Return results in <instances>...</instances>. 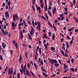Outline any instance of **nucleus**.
<instances>
[{"mask_svg": "<svg viewBox=\"0 0 78 78\" xmlns=\"http://www.w3.org/2000/svg\"><path fill=\"white\" fill-rule=\"evenodd\" d=\"M36 30H39V31L40 32L41 31V27H38L37 26V27Z\"/></svg>", "mask_w": 78, "mask_h": 78, "instance_id": "nucleus-16", "label": "nucleus"}, {"mask_svg": "<svg viewBox=\"0 0 78 78\" xmlns=\"http://www.w3.org/2000/svg\"><path fill=\"white\" fill-rule=\"evenodd\" d=\"M2 54L3 55H6V54L5 53V50H4L3 49H2Z\"/></svg>", "mask_w": 78, "mask_h": 78, "instance_id": "nucleus-37", "label": "nucleus"}, {"mask_svg": "<svg viewBox=\"0 0 78 78\" xmlns=\"http://www.w3.org/2000/svg\"><path fill=\"white\" fill-rule=\"evenodd\" d=\"M58 62L61 66V65H62V62H61V61L59 59L58 60Z\"/></svg>", "mask_w": 78, "mask_h": 78, "instance_id": "nucleus-58", "label": "nucleus"}, {"mask_svg": "<svg viewBox=\"0 0 78 78\" xmlns=\"http://www.w3.org/2000/svg\"><path fill=\"white\" fill-rule=\"evenodd\" d=\"M43 75L44 76H48V75L46 74H45V73H43Z\"/></svg>", "mask_w": 78, "mask_h": 78, "instance_id": "nucleus-48", "label": "nucleus"}, {"mask_svg": "<svg viewBox=\"0 0 78 78\" xmlns=\"http://www.w3.org/2000/svg\"><path fill=\"white\" fill-rule=\"evenodd\" d=\"M55 35L54 34H53L52 37V39L53 41L55 40Z\"/></svg>", "mask_w": 78, "mask_h": 78, "instance_id": "nucleus-20", "label": "nucleus"}, {"mask_svg": "<svg viewBox=\"0 0 78 78\" xmlns=\"http://www.w3.org/2000/svg\"><path fill=\"white\" fill-rule=\"evenodd\" d=\"M68 30L69 31H72V28H69V29H68Z\"/></svg>", "mask_w": 78, "mask_h": 78, "instance_id": "nucleus-54", "label": "nucleus"}, {"mask_svg": "<svg viewBox=\"0 0 78 78\" xmlns=\"http://www.w3.org/2000/svg\"><path fill=\"white\" fill-rule=\"evenodd\" d=\"M37 11L38 10L39 13L40 14L41 12V8L39 6H37Z\"/></svg>", "mask_w": 78, "mask_h": 78, "instance_id": "nucleus-10", "label": "nucleus"}, {"mask_svg": "<svg viewBox=\"0 0 78 78\" xmlns=\"http://www.w3.org/2000/svg\"><path fill=\"white\" fill-rule=\"evenodd\" d=\"M64 17H61V20H64Z\"/></svg>", "mask_w": 78, "mask_h": 78, "instance_id": "nucleus-60", "label": "nucleus"}, {"mask_svg": "<svg viewBox=\"0 0 78 78\" xmlns=\"http://www.w3.org/2000/svg\"><path fill=\"white\" fill-rule=\"evenodd\" d=\"M54 23H55V24L56 25L57 24V23L58 22V21L57 19H55V20Z\"/></svg>", "mask_w": 78, "mask_h": 78, "instance_id": "nucleus-26", "label": "nucleus"}, {"mask_svg": "<svg viewBox=\"0 0 78 78\" xmlns=\"http://www.w3.org/2000/svg\"><path fill=\"white\" fill-rule=\"evenodd\" d=\"M34 66L35 68V69H37V65H36V63H35V62H34Z\"/></svg>", "mask_w": 78, "mask_h": 78, "instance_id": "nucleus-29", "label": "nucleus"}, {"mask_svg": "<svg viewBox=\"0 0 78 78\" xmlns=\"http://www.w3.org/2000/svg\"><path fill=\"white\" fill-rule=\"evenodd\" d=\"M40 63L41 65H43V64H44V63L41 60V61Z\"/></svg>", "mask_w": 78, "mask_h": 78, "instance_id": "nucleus-62", "label": "nucleus"}, {"mask_svg": "<svg viewBox=\"0 0 78 78\" xmlns=\"http://www.w3.org/2000/svg\"><path fill=\"white\" fill-rule=\"evenodd\" d=\"M51 50H52V51H53V50H55V48H53V47H51Z\"/></svg>", "mask_w": 78, "mask_h": 78, "instance_id": "nucleus-36", "label": "nucleus"}, {"mask_svg": "<svg viewBox=\"0 0 78 78\" xmlns=\"http://www.w3.org/2000/svg\"><path fill=\"white\" fill-rule=\"evenodd\" d=\"M5 16H7L8 17H9V13L8 12H5Z\"/></svg>", "mask_w": 78, "mask_h": 78, "instance_id": "nucleus-19", "label": "nucleus"}, {"mask_svg": "<svg viewBox=\"0 0 78 78\" xmlns=\"http://www.w3.org/2000/svg\"><path fill=\"white\" fill-rule=\"evenodd\" d=\"M62 5H66V2H63L62 3Z\"/></svg>", "mask_w": 78, "mask_h": 78, "instance_id": "nucleus-63", "label": "nucleus"}, {"mask_svg": "<svg viewBox=\"0 0 78 78\" xmlns=\"http://www.w3.org/2000/svg\"><path fill=\"white\" fill-rule=\"evenodd\" d=\"M44 47H45V49L47 50V47H48V46L49 45V44H48V43H47V44H44Z\"/></svg>", "mask_w": 78, "mask_h": 78, "instance_id": "nucleus-8", "label": "nucleus"}, {"mask_svg": "<svg viewBox=\"0 0 78 78\" xmlns=\"http://www.w3.org/2000/svg\"><path fill=\"white\" fill-rule=\"evenodd\" d=\"M48 23L49 26H50V27H51L52 28H53V26H52V24H51V23H50V21H48Z\"/></svg>", "mask_w": 78, "mask_h": 78, "instance_id": "nucleus-17", "label": "nucleus"}, {"mask_svg": "<svg viewBox=\"0 0 78 78\" xmlns=\"http://www.w3.org/2000/svg\"><path fill=\"white\" fill-rule=\"evenodd\" d=\"M48 14L51 17L52 16V15H51V12H50V11L49 10L48 11Z\"/></svg>", "mask_w": 78, "mask_h": 78, "instance_id": "nucleus-27", "label": "nucleus"}, {"mask_svg": "<svg viewBox=\"0 0 78 78\" xmlns=\"http://www.w3.org/2000/svg\"><path fill=\"white\" fill-rule=\"evenodd\" d=\"M39 53L40 55H41L42 52H41V48H40L39 49Z\"/></svg>", "mask_w": 78, "mask_h": 78, "instance_id": "nucleus-34", "label": "nucleus"}, {"mask_svg": "<svg viewBox=\"0 0 78 78\" xmlns=\"http://www.w3.org/2000/svg\"><path fill=\"white\" fill-rule=\"evenodd\" d=\"M44 3H42L41 5V6L42 9H43V8H44Z\"/></svg>", "mask_w": 78, "mask_h": 78, "instance_id": "nucleus-39", "label": "nucleus"}, {"mask_svg": "<svg viewBox=\"0 0 78 78\" xmlns=\"http://www.w3.org/2000/svg\"><path fill=\"white\" fill-rule=\"evenodd\" d=\"M32 2L33 5H35L36 4L35 0H32Z\"/></svg>", "mask_w": 78, "mask_h": 78, "instance_id": "nucleus-30", "label": "nucleus"}, {"mask_svg": "<svg viewBox=\"0 0 78 78\" xmlns=\"http://www.w3.org/2000/svg\"><path fill=\"white\" fill-rule=\"evenodd\" d=\"M15 74H16V69L14 72L13 76H15Z\"/></svg>", "mask_w": 78, "mask_h": 78, "instance_id": "nucleus-53", "label": "nucleus"}, {"mask_svg": "<svg viewBox=\"0 0 78 78\" xmlns=\"http://www.w3.org/2000/svg\"><path fill=\"white\" fill-rule=\"evenodd\" d=\"M34 24H35V26H36V25H37L38 24V22H35Z\"/></svg>", "mask_w": 78, "mask_h": 78, "instance_id": "nucleus-59", "label": "nucleus"}, {"mask_svg": "<svg viewBox=\"0 0 78 78\" xmlns=\"http://www.w3.org/2000/svg\"><path fill=\"white\" fill-rule=\"evenodd\" d=\"M64 11H66V12H67V10L68 9V8L66 7L65 8H64Z\"/></svg>", "mask_w": 78, "mask_h": 78, "instance_id": "nucleus-38", "label": "nucleus"}, {"mask_svg": "<svg viewBox=\"0 0 78 78\" xmlns=\"http://www.w3.org/2000/svg\"><path fill=\"white\" fill-rule=\"evenodd\" d=\"M2 46L3 48L5 49V48H6V44H5V43L3 42L2 43Z\"/></svg>", "mask_w": 78, "mask_h": 78, "instance_id": "nucleus-12", "label": "nucleus"}, {"mask_svg": "<svg viewBox=\"0 0 78 78\" xmlns=\"http://www.w3.org/2000/svg\"><path fill=\"white\" fill-rule=\"evenodd\" d=\"M8 70V75H11L12 74H13V73L14 71H13V68L12 67L10 69V68H9Z\"/></svg>", "mask_w": 78, "mask_h": 78, "instance_id": "nucleus-3", "label": "nucleus"}, {"mask_svg": "<svg viewBox=\"0 0 78 78\" xmlns=\"http://www.w3.org/2000/svg\"><path fill=\"white\" fill-rule=\"evenodd\" d=\"M70 45H72V43H73V40H71L69 42Z\"/></svg>", "mask_w": 78, "mask_h": 78, "instance_id": "nucleus-47", "label": "nucleus"}, {"mask_svg": "<svg viewBox=\"0 0 78 78\" xmlns=\"http://www.w3.org/2000/svg\"><path fill=\"white\" fill-rule=\"evenodd\" d=\"M22 31L23 33H26V30L25 29H23Z\"/></svg>", "mask_w": 78, "mask_h": 78, "instance_id": "nucleus-57", "label": "nucleus"}, {"mask_svg": "<svg viewBox=\"0 0 78 78\" xmlns=\"http://www.w3.org/2000/svg\"><path fill=\"white\" fill-rule=\"evenodd\" d=\"M17 78H20V73H18V75H17Z\"/></svg>", "mask_w": 78, "mask_h": 78, "instance_id": "nucleus-56", "label": "nucleus"}, {"mask_svg": "<svg viewBox=\"0 0 78 78\" xmlns=\"http://www.w3.org/2000/svg\"><path fill=\"white\" fill-rule=\"evenodd\" d=\"M28 35L29 40H32V37L31 36V35L29 33L28 34Z\"/></svg>", "mask_w": 78, "mask_h": 78, "instance_id": "nucleus-15", "label": "nucleus"}, {"mask_svg": "<svg viewBox=\"0 0 78 78\" xmlns=\"http://www.w3.org/2000/svg\"><path fill=\"white\" fill-rule=\"evenodd\" d=\"M70 70L71 71H73V72H75V69H73V68H70Z\"/></svg>", "mask_w": 78, "mask_h": 78, "instance_id": "nucleus-42", "label": "nucleus"}, {"mask_svg": "<svg viewBox=\"0 0 78 78\" xmlns=\"http://www.w3.org/2000/svg\"><path fill=\"white\" fill-rule=\"evenodd\" d=\"M60 51H61V53L62 55H63V56H64V51L62 50H60Z\"/></svg>", "mask_w": 78, "mask_h": 78, "instance_id": "nucleus-31", "label": "nucleus"}, {"mask_svg": "<svg viewBox=\"0 0 78 78\" xmlns=\"http://www.w3.org/2000/svg\"><path fill=\"white\" fill-rule=\"evenodd\" d=\"M20 36H21V39H22L23 37V32H22V31H21L20 32Z\"/></svg>", "mask_w": 78, "mask_h": 78, "instance_id": "nucleus-11", "label": "nucleus"}, {"mask_svg": "<svg viewBox=\"0 0 78 78\" xmlns=\"http://www.w3.org/2000/svg\"><path fill=\"white\" fill-rule=\"evenodd\" d=\"M66 37L68 40H70V37L69 36H67V35H66Z\"/></svg>", "mask_w": 78, "mask_h": 78, "instance_id": "nucleus-40", "label": "nucleus"}, {"mask_svg": "<svg viewBox=\"0 0 78 78\" xmlns=\"http://www.w3.org/2000/svg\"><path fill=\"white\" fill-rule=\"evenodd\" d=\"M64 16V14H61V15H60V16L61 17H64L63 16Z\"/></svg>", "mask_w": 78, "mask_h": 78, "instance_id": "nucleus-61", "label": "nucleus"}, {"mask_svg": "<svg viewBox=\"0 0 78 78\" xmlns=\"http://www.w3.org/2000/svg\"><path fill=\"white\" fill-rule=\"evenodd\" d=\"M11 27H13V29H14L15 27H17V23L15 24L14 22H12L11 24Z\"/></svg>", "mask_w": 78, "mask_h": 78, "instance_id": "nucleus-6", "label": "nucleus"}, {"mask_svg": "<svg viewBox=\"0 0 78 78\" xmlns=\"http://www.w3.org/2000/svg\"><path fill=\"white\" fill-rule=\"evenodd\" d=\"M48 34L49 37H50V36H51V32H49L48 33Z\"/></svg>", "mask_w": 78, "mask_h": 78, "instance_id": "nucleus-41", "label": "nucleus"}, {"mask_svg": "<svg viewBox=\"0 0 78 78\" xmlns=\"http://www.w3.org/2000/svg\"><path fill=\"white\" fill-rule=\"evenodd\" d=\"M45 4V6L44 7V11H47V3Z\"/></svg>", "mask_w": 78, "mask_h": 78, "instance_id": "nucleus-13", "label": "nucleus"}, {"mask_svg": "<svg viewBox=\"0 0 78 78\" xmlns=\"http://www.w3.org/2000/svg\"><path fill=\"white\" fill-rule=\"evenodd\" d=\"M53 62L54 64H56L57 63H58V61L57 60H54L53 59Z\"/></svg>", "mask_w": 78, "mask_h": 78, "instance_id": "nucleus-22", "label": "nucleus"}, {"mask_svg": "<svg viewBox=\"0 0 78 78\" xmlns=\"http://www.w3.org/2000/svg\"><path fill=\"white\" fill-rule=\"evenodd\" d=\"M12 43H13V45H15L16 49H17L18 48L17 43L16 42V41L14 40L12 41Z\"/></svg>", "mask_w": 78, "mask_h": 78, "instance_id": "nucleus-5", "label": "nucleus"}, {"mask_svg": "<svg viewBox=\"0 0 78 78\" xmlns=\"http://www.w3.org/2000/svg\"><path fill=\"white\" fill-rule=\"evenodd\" d=\"M27 67L28 68V69H30V63H27Z\"/></svg>", "mask_w": 78, "mask_h": 78, "instance_id": "nucleus-23", "label": "nucleus"}, {"mask_svg": "<svg viewBox=\"0 0 78 78\" xmlns=\"http://www.w3.org/2000/svg\"><path fill=\"white\" fill-rule=\"evenodd\" d=\"M32 9H33V11H34V12H35L36 9H35V8L34 7L33 5H32Z\"/></svg>", "mask_w": 78, "mask_h": 78, "instance_id": "nucleus-35", "label": "nucleus"}, {"mask_svg": "<svg viewBox=\"0 0 78 78\" xmlns=\"http://www.w3.org/2000/svg\"><path fill=\"white\" fill-rule=\"evenodd\" d=\"M43 34L44 37L45 39H47V36H46V35H45V34Z\"/></svg>", "mask_w": 78, "mask_h": 78, "instance_id": "nucleus-43", "label": "nucleus"}, {"mask_svg": "<svg viewBox=\"0 0 78 78\" xmlns=\"http://www.w3.org/2000/svg\"><path fill=\"white\" fill-rule=\"evenodd\" d=\"M27 23L29 24V25H31V23L30 22L29 20H27Z\"/></svg>", "mask_w": 78, "mask_h": 78, "instance_id": "nucleus-49", "label": "nucleus"}, {"mask_svg": "<svg viewBox=\"0 0 78 78\" xmlns=\"http://www.w3.org/2000/svg\"><path fill=\"white\" fill-rule=\"evenodd\" d=\"M54 65L55 66V67H58L59 66V64L57 63L56 64H54Z\"/></svg>", "mask_w": 78, "mask_h": 78, "instance_id": "nucleus-18", "label": "nucleus"}, {"mask_svg": "<svg viewBox=\"0 0 78 78\" xmlns=\"http://www.w3.org/2000/svg\"><path fill=\"white\" fill-rule=\"evenodd\" d=\"M41 18H42V19L44 20H47V19H46V18H45V17L43 16H41Z\"/></svg>", "mask_w": 78, "mask_h": 78, "instance_id": "nucleus-33", "label": "nucleus"}, {"mask_svg": "<svg viewBox=\"0 0 78 78\" xmlns=\"http://www.w3.org/2000/svg\"><path fill=\"white\" fill-rule=\"evenodd\" d=\"M55 13H56V8L55 7L54 9L53 10V14H55Z\"/></svg>", "mask_w": 78, "mask_h": 78, "instance_id": "nucleus-9", "label": "nucleus"}, {"mask_svg": "<svg viewBox=\"0 0 78 78\" xmlns=\"http://www.w3.org/2000/svg\"><path fill=\"white\" fill-rule=\"evenodd\" d=\"M21 69L23 70V73L24 75H27V76H31V74H30V73L27 69H26L27 65L26 64H25L24 66V68L23 65L22 64H21Z\"/></svg>", "mask_w": 78, "mask_h": 78, "instance_id": "nucleus-1", "label": "nucleus"}, {"mask_svg": "<svg viewBox=\"0 0 78 78\" xmlns=\"http://www.w3.org/2000/svg\"><path fill=\"white\" fill-rule=\"evenodd\" d=\"M20 73H21V75H23V70H22V69H20Z\"/></svg>", "mask_w": 78, "mask_h": 78, "instance_id": "nucleus-28", "label": "nucleus"}, {"mask_svg": "<svg viewBox=\"0 0 78 78\" xmlns=\"http://www.w3.org/2000/svg\"><path fill=\"white\" fill-rule=\"evenodd\" d=\"M66 47H67V49H68V48H69V43H67V42H66Z\"/></svg>", "mask_w": 78, "mask_h": 78, "instance_id": "nucleus-24", "label": "nucleus"}, {"mask_svg": "<svg viewBox=\"0 0 78 78\" xmlns=\"http://www.w3.org/2000/svg\"><path fill=\"white\" fill-rule=\"evenodd\" d=\"M73 3L74 5H75V3H76V1H75V0H73Z\"/></svg>", "mask_w": 78, "mask_h": 78, "instance_id": "nucleus-44", "label": "nucleus"}, {"mask_svg": "<svg viewBox=\"0 0 78 78\" xmlns=\"http://www.w3.org/2000/svg\"><path fill=\"white\" fill-rule=\"evenodd\" d=\"M71 61L73 64H74V59H73V58L71 60Z\"/></svg>", "mask_w": 78, "mask_h": 78, "instance_id": "nucleus-51", "label": "nucleus"}, {"mask_svg": "<svg viewBox=\"0 0 78 78\" xmlns=\"http://www.w3.org/2000/svg\"><path fill=\"white\" fill-rule=\"evenodd\" d=\"M13 18L14 21L16 22V20H17L18 21L19 20V16L17 15V13L16 14H14L13 15Z\"/></svg>", "mask_w": 78, "mask_h": 78, "instance_id": "nucleus-2", "label": "nucleus"}, {"mask_svg": "<svg viewBox=\"0 0 78 78\" xmlns=\"http://www.w3.org/2000/svg\"><path fill=\"white\" fill-rule=\"evenodd\" d=\"M32 25L34 27H35V25L34 24V20H32Z\"/></svg>", "mask_w": 78, "mask_h": 78, "instance_id": "nucleus-25", "label": "nucleus"}, {"mask_svg": "<svg viewBox=\"0 0 78 78\" xmlns=\"http://www.w3.org/2000/svg\"><path fill=\"white\" fill-rule=\"evenodd\" d=\"M22 61V55H20L19 57V62H21Z\"/></svg>", "mask_w": 78, "mask_h": 78, "instance_id": "nucleus-21", "label": "nucleus"}, {"mask_svg": "<svg viewBox=\"0 0 78 78\" xmlns=\"http://www.w3.org/2000/svg\"><path fill=\"white\" fill-rule=\"evenodd\" d=\"M8 69V67L6 66L5 69V72H7V70Z\"/></svg>", "mask_w": 78, "mask_h": 78, "instance_id": "nucleus-55", "label": "nucleus"}, {"mask_svg": "<svg viewBox=\"0 0 78 78\" xmlns=\"http://www.w3.org/2000/svg\"><path fill=\"white\" fill-rule=\"evenodd\" d=\"M38 59L39 60L38 61V62H39V63H40V61H41V58H39Z\"/></svg>", "mask_w": 78, "mask_h": 78, "instance_id": "nucleus-64", "label": "nucleus"}, {"mask_svg": "<svg viewBox=\"0 0 78 78\" xmlns=\"http://www.w3.org/2000/svg\"><path fill=\"white\" fill-rule=\"evenodd\" d=\"M31 29L30 31V34L31 36H33L34 33V29L33 28V27L32 26L31 27Z\"/></svg>", "mask_w": 78, "mask_h": 78, "instance_id": "nucleus-4", "label": "nucleus"}, {"mask_svg": "<svg viewBox=\"0 0 78 78\" xmlns=\"http://www.w3.org/2000/svg\"><path fill=\"white\" fill-rule=\"evenodd\" d=\"M0 59L2 61H3V57L1 55H0Z\"/></svg>", "mask_w": 78, "mask_h": 78, "instance_id": "nucleus-45", "label": "nucleus"}, {"mask_svg": "<svg viewBox=\"0 0 78 78\" xmlns=\"http://www.w3.org/2000/svg\"><path fill=\"white\" fill-rule=\"evenodd\" d=\"M45 16L46 19L48 20V16H47V15H46V14H45Z\"/></svg>", "mask_w": 78, "mask_h": 78, "instance_id": "nucleus-50", "label": "nucleus"}, {"mask_svg": "<svg viewBox=\"0 0 78 78\" xmlns=\"http://www.w3.org/2000/svg\"><path fill=\"white\" fill-rule=\"evenodd\" d=\"M2 32L5 36H6V35H7V36H8V32H5L4 30L3 29L2 30Z\"/></svg>", "mask_w": 78, "mask_h": 78, "instance_id": "nucleus-7", "label": "nucleus"}, {"mask_svg": "<svg viewBox=\"0 0 78 78\" xmlns=\"http://www.w3.org/2000/svg\"><path fill=\"white\" fill-rule=\"evenodd\" d=\"M53 28L55 29V31H56V27H55L54 25H53Z\"/></svg>", "mask_w": 78, "mask_h": 78, "instance_id": "nucleus-46", "label": "nucleus"}, {"mask_svg": "<svg viewBox=\"0 0 78 78\" xmlns=\"http://www.w3.org/2000/svg\"><path fill=\"white\" fill-rule=\"evenodd\" d=\"M30 73H31V74H32V75H33V76L34 77V74H33V72H32V71H30Z\"/></svg>", "mask_w": 78, "mask_h": 78, "instance_id": "nucleus-52", "label": "nucleus"}, {"mask_svg": "<svg viewBox=\"0 0 78 78\" xmlns=\"http://www.w3.org/2000/svg\"><path fill=\"white\" fill-rule=\"evenodd\" d=\"M49 61L51 65H53V59H51V60H49Z\"/></svg>", "mask_w": 78, "mask_h": 78, "instance_id": "nucleus-14", "label": "nucleus"}, {"mask_svg": "<svg viewBox=\"0 0 78 78\" xmlns=\"http://www.w3.org/2000/svg\"><path fill=\"white\" fill-rule=\"evenodd\" d=\"M38 22V27H41V23L39 22V21H37Z\"/></svg>", "mask_w": 78, "mask_h": 78, "instance_id": "nucleus-32", "label": "nucleus"}]
</instances>
